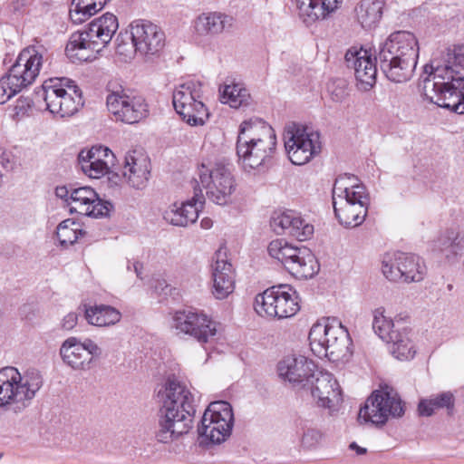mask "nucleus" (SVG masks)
<instances>
[{
    "label": "nucleus",
    "mask_w": 464,
    "mask_h": 464,
    "mask_svg": "<svg viewBox=\"0 0 464 464\" xmlns=\"http://www.w3.org/2000/svg\"><path fill=\"white\" fill-rule=\"evenodd\" d=\"M464 46L455 45L433 53L424 67L423 95L427 101L464 114Z\"/></svg>",
    "instance_id": "nucleus-1"
},
{
    "label": "nucleus",
    "mask_w": 464,
    "mask_h": 464,
    "mask_svg": "<svg viewBox=\"0 0 464 464\" xmlns=\"http://www.w3.org/2000/svg\"><path fill=\"white\" fill-rule=\"evenodd\" d=\"M156 396L160 411L154 437L158 442L169 444L190 430L195 398L190 388L176 378H169Z\"/></svg>",
    "instance_id": "nucleus-2"
},
{
    "label": "nucleus",
    "mask_w": 464,
    "mask_h": 464,
    "mask_svg": "<svg viewBox=\"0 0 464 464\" xmlns=\"http://www.w3.org/2000/svg\"><path fill=\"white\" fill-rule=\"evenodd\" d=\"M276 149L275 130L260 119L241 123L237 153L245 170L256 169L269 160Z\"/></svg>",
    "instance_id": "nucleus-3"
},
{
    "label": "nucleus",
    "mask_w": 464,
    "mask_h": 464,
    "mask_svg": "<svg viewBox=\"0 0 464 464\" xmlns=\"http://www.w3.org/2000/svg\"><path fill=\"white\" fill-rule=\"evenodd\" d=\"M119 28L117 17L111 13L93 19L88 26L73 33L65 53L72 63L91 62L111 43Z\"/></svg>",
    "instance_id": "nucleus-4"
},
{
    "label": "nucleus",
    "mask_w": 464,
    "mask_h": 464,
    "mask_svg": "<svg viewBox=\"0 0 464 464\" xmlns=\"http://www.w3.org/2000/svg\"><path fill=\"white\" fill-rule=\"evenodd\" d=\"M333 207L339 223L356 227L363 223L370 204L366 188L351 174L340 175L333 188Z\"/></svg>",
    "instance_id": "nucleus-5"
},
{
    "label": "nucleus",
    "mask_w": 464,
    "mask_h": 464,
    "mask_svg": "<svg viewBox=\"0 0 464 464\" xmlns=\"http://www.w3.org/2000/svg\"><path fill=\"white\" fill-rule=\"evenodd\" d=\"M42 385V375L36 370L20 372L13 366L0 369V415L7 411L22 412Z\"/></svg>",
    "instance_id": "nucleus-6"
},
{
    "label": "nucleus",
    "mask_w": 464,
    "mask_h": 464,
    "mask_svg": "<svg viewBox=\"0 0 464 464\" xmlns=\"http://www.w3.org/2000/svg\"><path fill=\"white\" fill-rule=\"evenodd\" d=\"M309 342L315 355L333 362L348 360L352 354L349 333L336 319L324 318L313 324Z\"/></svg>",
    "instance_id": "nucleus-7"
},
{
    "label": "nucleus",
    "mask_w": 464,
    "mask_h": 464,
    "mask_svg": "<svg viewBox=\"0 0 464 464\" xmlns=\"http://www.w3.org/2000/svg\"><path fill=\"white\" fill-rule=\"evenodd\" d=\"M40 95L45 102L46 110L61 118L74 115L83 105L82 92L73 81L66 78L45 81Z\"/></svg>",
    "instance_id": "nucleus-8"
},
{
    "label": "nucleus",
    "mask_w": 464,
    "mask_h": 464,
    "mask_svg": "<svg viewBox=\"0 0 464 464\" xmlns=\"http://www.w3.org/2000/svg\"><path fill=\"white\" fill-rule=\"evenodd\" d=\"M198 177L208 200L219 206L232 202L237 185L227 165L203 163L198 168Z\"/></svg>",
    "instance_id": "nucleus-9"
},
{
    "label": "nucleus",
    "mask_w": 464,
    "mask_h": 464,
    "mask_svg": "<svg viewBox=\"0 0 464 464\" xmlns=\"http://www.w3.org/2000/svg\"><path fill=\"white\" fill-rule=\"evenodd\" d=\"M172 102L176 112L189 126H203L208 120L209 112L203 102L199 82L188 81L179 84L173 91Z\"/></svg>",
    "instance_id": "nucleus-10"
},
{
    "label": "nucleus",
    "mask_w": 464,
    "mask_h": 464,
    "mask_svg": "<svg viewBox=\"0 0 464 464\" xmlns=\"http://www.w3.org/2000/svg\"><path fill=\"white\" fill-rule=\"evenodd\" d=\"M300 309L296 291L289 285H279L256 295L255 310L261 315L271 318H288Z\"/></svg>",
    "instance_id": "nucleus-11"
},
{
    "label": "nucleus",
    "mask_w": 464,
    "mask_h": 464,
    "mask_svg": "<svg viewBox=\"0 0 464 464\" xmlns=\"http://www.w3.org/2000/svg\"><path fill=\"white\" fill-rule=\"evenodd\" d=\"M284 142L287 156L295 165L307 163L321 150L318 132L295 122L285 127Z\"/></svg>",
    "instance_id": "nucleus-12"
},
{
    "label": "nucleus",
    "mask_w": 464,
    "mask_h": 464,
    "mask_svg": "<svg viewBox=\"0 0 464 464\" xmlns=\"http://www.w3.org/2000/svg\"><path fill=\"white\" fill-rule=\"evenodd\" d=\"M404 414V404L396 391L385 388L375 391L360 409L358 420L383 425L390 417L400 418Z\"/></svg>",
    "instance_id": "nucleus-13"
},
{
    "label": "nucleus",
    "mask_w": 464,
    "mask_h": 464,
    "mask_svg": "<svg viewBox=\"0 0 464 464\" xmlns=\"http://www.w3.org/2000/svg\"><path fill=\"white\" fill-rule=\"evenodd\" d=\"M233 424L231 405L225 401H213L204 411L198 431L202 442L220 444L230 436Z\"/></svg>",
    "instance_id": "nucleus-14"
},
{
    "label": "nucleus",
    "mask_w": 464,
    "mask_h": 464,
    "mask_svg": "<svg viewBox=\"0 0 464 464\" xmlns=\"http://www.w3.org/2000/svg\"><path fill=\"white\" fill-rule=\"evenodd\" d=\"M383 276L390 281L420 282L427 274L421 257L402 252L387 253L382 259Z\"/></svg>",
    "instance_id": "nucleus-15"
},
{
    "label": "nucleus",
    "mask_w": 464,
    "mask_h": 464,
    "mask_svg": "<svg viewBox=\"0 0 464 464\" xmlns=\"http://www.w3.org/2000/svg\"><path fill=\"white\" fill-rule=\"evenodd\" d=\"M218 324L208 314L198 309L178 311L173 316V327L199 343L213 342L218 333Z\"/></svg>",
    "instance_id": "nucleus-16"
},
{
    "label": "nucleus",
    "mask_w": 464,
    "mask_h": 464,
    "mask_svg": "<svg viewBox=\"0 0 464 464\" xmlns=\"http://www.w3.org/2000/svg\"><path fill=\"white\" fill-rule=\"evenodd\" d=\"M63 362L76 372L89 371L94 359L100 358L102 349L91 338L71 336L65 339L59 350Z\"/></svg>",
    "instance_id": "nucleus-17"
},
{
    "label": "nucleus",
    "mask_w": 464,
    "mask_h": 464,
    "mask_svg": "<svg viewBox=\"0 0 464 464\" xmlns=\"http://www.w3.org/2000/svg\"><path fill=\"white\" fill-rule=\"evenodd\" d=\"M106 104L115 121L128 124L139 122L148 114L145 100L121 88L108 94Z\"/></svg>",
    "instance_id": "nucleus-18"
},
{
    "label": "nucleus",
    "mask_w": 464,
    "mask_h": 464,
    "mask_svg": "<svg viewBox=\"0 0 464 464\" xmlns=\"http://www.w3.org/2000/svg\"><path fill=\"white\" fill-rule=\"evenodd\" d=\"M47 50L43 45H30L24 48L9 69L8 73L22 89L33 84L39 76Z\"/></svg>",
    "instance_id": "nucleus-19"
},
{
    "label": "nucleus",
    "mask_w": 464,
    "mask_h": 464,
    "mask_svg": "<svg viewBox=\"0 0 464 464\" xmlns=\"http://www.w3.org/2000/svg\"><path fill=\"white\" fill-rule=\"evenodd\" d=\"M129 28L140 55L150 58L164 48L165 34L157 24L147 20H136Z\"/></svg>",
    "instance_id": "nucleus-20"
},
{
    "label": "nucleus",
    "mask_w": 464,
    "mask_h": 464,
    "mask_svg": "<svg viewBox=\"0 0 464 464\" xmlns=\"http://www.w3.org/2000/svg\"><path fill=\"white\" fill-rule=\"evenodd\" d=\"M67 204L71 213L95 218L108 216L112 208L110 202L101 199L98 193L89 186L72 189Z\"/></svg>",
    "instance_id": "nucleus-21"
},
{
    "label": "nucleus",
    "mask_w": 464,
    "mask_h": 464,
    "mask_svg": "<svg viewBox=\"0 0 464 464\" xmlns=\"http://www.w3.org/2000/svg\"><path fill=\"white\" fill-rule=\"evenodd\" d=\"M377 52L378 60L418 59V39L411 32L396 31L379 44Z\"/></svg>",
    "instance_id": "nucleus-22"
},
{
    "label": "nucleus",
    "mask_w": 464,
    "mask_h": 464,
    "mask_svg": "<svg viewBox=\"0 0 464 464\" xmlns=\"http://www.w3.org/2000/svg\"><path fill=\"white\" fill-rule=\"evenodd\" d=\"M317 365L303 354H290L284 357L277 364L278 375L294 386L306 387L316 375Z\"/></svg>",
    "instance_id": "nucleus-23"
},
{
    "label": "nucleus",
    "mask_w": 464,
    "mask_h": 464,
    "mask_svg": "<svg viewBox=\"0 0 464 464\" xmlns=\"http://www.w3.org/2000/svg\"><path fill=\"white\" fill-rule=\"evenodd\" d=\"M316 404L330 411L335 410L342 402V392L337 380L328 372L317 370L313 381L306 387Z\"/></svg>",
    "instance_id": "nucleus-24"
},
{
    "label": "nucleus",
    "mask_w": 464,
    "mask_h": 464,
    "mask_svg": "<svg viewBox=\"0 0 464 464\" xmlns=\"http://www.w3.org/2000/svg\"><path fill=\"white\" fill-rule=\"evenodd\" d=\"M344 59L347 67L353 69L355 78L362 89L368 90L375 84L378 55L372 57L370 51L353 47L346 52Z\"/></svg>",
    "instance_id": "nucleus-25"
},
{
    "label": "nucleus",
    "mask_w": 464,
    "mask_h": 464,
    "mask_svg": "<svg viewBox=\"0 0 464 464\" xmlns=\"http://www.w3.org/2000/svg\"><path fill=\"white\" fill-rule=\"evenodd\" d=\"M78 161L82 172L91 179H101L109 173L114 165L115 156L103 146H93L82 150L78 155Z\"/></svg>",
    "instance_id": "nucleus-26"
},
{
    "label": "nucleus",
    "mask_w": 464,
    "mask_h": 464,
    "mask_svg": "<svg viewBox=\"0 0 464 464\" xmlns=\"http://www.w3.org/2000/svg\"><path fill=\"white\" fill-rule=\"evenodd\" d=\"M121 174L124 181L131 188L142 189L150 176V160L140 150L129 151L125 155Z\"/></svg>",
    "instance_id": "nucleus-27"
},
{
    "label": "nucleus",
    "mask_w": 464,
    "mask_h": 464,
    "mask_svg": "<svg viewBox=\"0 0 464 464\" xmlns=\"http://www.w3.org/2000/svg\"><path fill=\"white\" fill-rule=\"evenodd\" d=\"M343 0H295L298 17L307 26L328 19L340 7Z\"/></svg>",
    "instance_id": "nucleus-28"
},
{
    "label": "nucleus",
    "mask_w": 464,
    "mask_h": 464,
    "mask_svg": "<svg viewBox=\"0 0 464 464\" xmlns=\"http://www.w3.org/2000/svg\"><path fill=\"white\" fill-rule=\"evenodd\" d=\"M272 227L277 234L305 241L314 235V226L294 211L284 212L273 219Z\"/></svg>",
    "instance_id": "nucleus-29"
},
{
    "label": "nucleus",
    "mask_w": 464,
    "mask_h": 464,
    "mask_svg": "<svg viewBox=\"0 0 464 464\" xmlns=\"http://www.w3.org/2000/svg\"><path fill=\"white\" fill-rule=\"evenodd\" d=\"M202 204L203 198L197 195L186 201L174 202L163 211V219L175 227H187L197 221Z\"/></svg>",
    "instance_id": "nucleus-30"
},
{
    "label": "nucleus",
    "mask_w": 464,
    "mask_h": 464,
    "mask_svg": "<svg viewBox=\"0 0 464 464\" xmlns=\"http://www.w3.org/2000/svg\"><path fill=\"white\" fill-rule=\"evenodd\" d=\"M232 16L220 12H204L193 20V29L198 36H215L233 26Z\"/></svg>",
    "instance_id": "nucleus-31"
},
{
    "label": "nucleus",
    "mask_w": 464,
    "mask_h": 464,
    "mask_svg": "<svg viewBox=\"0 0 464 464\" xmlns=\"http://www.w3.org/2000/svg\"><path fill=\"white\" fill-rule=\"evenodd\" d=\"M212 271V295L218 300L226 299L235 289V273L226 259L217 258Z\"/></svg>",
    "instance_id": "nucleus-32"
},
{
    "label": "nucleus",
    "mask_w": 464,
    "mask_h": 464,
    "mask_svg": "<svg viewBox=\"0 0 464 464\" xmlns=\"http://www.w3.org/2000/svg\"><path fill=\"white\" fill-rule=\"evenodd\" d=\"M415 338L416 334L411 328L407 326L397 327L387 341L391 343L392 354L400 361L413 359L417 353Z\"/></svg>",
    "instance_id": "nucleus-33"
},
{
    "label": "nucleus",
    "mask_w": 464,
    "mask_h": 464,
    "mask_svg": "<svg viewBox=\"0 0 464 464\" xmlns=\"http://www.w3.org/2000/svg\"><path fill=\"white\" fill-rule=\"evenodd\" d=\"M87 323L97 327H110L118 324L121 313L115 307L106 304H82L81 307Z\"/></svg>",
    "instance_id": "nucleus-34"
},
{
    "label": "nucleus",
    "mask_w": 464,
    "mask_h": 464,
    "mask_svg": "<svg viewBox=\"0 0 464 464\" xmlns=\"http://www.w3.org/2000/svg\"><path fill=\"white\" fill-rule=\"evenodd\" d=\"M437 246L448 263L455 264L464 249V236L456 228H448L439 237Z\"/></svg>",
    "instance_id": "nucleus-35"
},
{
    "label": "nucleus",
    "mask_w": 464,
    "mask_h": 464,
    "mask_svg": "<svg viewBox=\"0 0 464 464\" xmlns=\"http://www.w3.org/2000/svg\"><path fill=\"white\" fill-rule=\"evenodd\" d=\"M385 76L392 82L401 83L409 81L414 72L418 59L379 60Z\"/></svg>",
    "instance_id": "nucleus-36"
},
{
    "label": "nucleus",
    "mask_w": 464,
    "mask_h": 464,
    "mask_svg": "<svg viewBox=\"0 0 464 464\" xmlns=\"http://www.w3.org/2000/svg\"><path fill=\"white\" fill-rule=\"evenodd\" d=\"M290 261L296 266L295 269H287L298 278L313 277L319 270L318 262L314 255L307 247L295 246V254H292Z\"/></svg>",
    "instance_id": "nucleus-37"
},
{
    "label": "nucleus",
    "mask_w": 464,
    "mask_h": 464,
    "mask_svg": "<svg viewBox=\"0 0 464 464\" xmlns=\"http://www.w3.org/2000/svg\"><path fill=\"white\" fill-rule=\"evenodd\" d=\"M382 0H361L354 7V17L362 27H374L382 16Z\"/></svg>",
    "instance_id": "nucleus-38"
},
{
    "label": "nucleus",
    "mask_w": 464,
    "mask_h": 464,
    "mask_svg": "<svg viewBox=\"0 0 464 464\" xmlns=\"http://www.w3.org/2000/svg\"><path fill=\"white\" fill-rule=\"evenodd\" d=\"M455 406V397L450 392H443L433 394L429 398L421 399L418 404V411L420 416L430 417L437 411L446 409L452 412Z\"/></svg>",
    "instance_id": "nucleus-39"
},
{
    "label": "nucleus",
    "mask_w": 464,
    "mask_h": 464,
    "mask_svg": "<svg viewBox=\"0 0 464 464\" xmlns=\"http://www.w3.org/2000/svg\"><path fill=\"white\" fill-rule=\"evenodd\" d=\"M220 92L222 103L228 104L231 108L238 109L250 104V93L242 83L225 84Z\"/></svg>",
    "instance_id": "nucleus-40"
},
{
    "label": "nucleus",
    "mask_w": 464,
    "mask_h": 464,
    "mask_svg": "<svg viewBox=\"0 0 464 464\" xmlns=\"http://www.w3.org/2000/svg\"><path fill=\"white\" fill-rule=\"evenodd\" d=\"M267 252L272 258L279 261L286 269H295L296 266L290 261L292 254H295V246L285 239H276L269 243Z\"/></svg>",
    "instance_id": "nucleus-41"
},
{
    "label": "nucleus",
    "mask_w": 464,
    "mask_h": 464,
    "mask_svg": "<svg viewBox=\"0 0 464 464\" xmlns=\"http://www.w3.org/2000/svg\"><path fill=\"white\" fill-rule=\"evenodd\" d=\"M397 327H401L399 323L395 324L391 317L387 316L383 307L373 311L372 328L381 339L388 341Z\"/></svg>",
    "instance_id": "nucleus-42"
},
{
    "label": "nucleus",
    "mask_w": 464,
    "mask_h": 464,
    "mask_svg": "<svg viewBox=\"0 0 464 464\" xmlns=\"http://www.w3.org/2000/svg\"><path fill=\"white\" fill-rule=\"evenodd\" d=\"M84 234L81 224L72 219L63 220L56 229L57 238L60 244L64 246L73 245Z\"/></svg>",
    "instance_id": "nucleus-43"
},
{
    "label": "nucleus",
    "mask_w": 464,
    "mask_h": 464,
    "mask_svg": "<svg viewBox=\"0 0 464 464\" xmlns=\"http://www.w3.org/2000/svg\"><path fill=\"white\" fill-rule=\"evenodd\" d=\"M116 53L123 62L130 61L138 53L135 42L132 41L130 29L125 33H120L116 38Z\"/></svg>",
    "instance_id": "nucleus-44"
},
{
    "label": "nucleus",
    "mask_w": 464,
    "mask_h": 464,
    "mask_svg": "<svg viewBox=\"0 0 464 464\" xmlns=\"http://www.w3.org/2000/svg\"><path fill=\"white\" fill-rule=\"evenodd\" d=\"M95 14L96 12H94L92 9H89V7H87L84 4H82L80 0H72L69 11V15L73 24H82Z\"/></svg>",
    "instance_id": "nucleus-45"
},
{
    "label": "nucleus",
    "mask_w": 464,
    "mask_h": 464,
    "mask_svg": "<svg viewBox=\"0 0 464 464\" xmlns=\"http://www.w3.org/2000/svg\"><path fill=\"white\" fill-rule=\"evenodd\" d=\"M22 90L18 82H14L9 73L3 76L0 79V104L6 102Z\"/></svg>",
    "instance_id": "nucleus-46"
},
{
    "label": "nucleus",
    "mask_w": 464,
    "mask_h": 464,
    "mask_svg": "<svg viewBox=\"0 0 464 464\" xmlns=\"http://www.w3.org/2000/svg\"><path fill=\"white\" fill-rule=\"evenodd\" d=\"M31 107L30 101L25 98H19L15 104L8 108V115L13 121H20L28 112Z\"/></svg>",
    "instance_id": "nucleus-47"
},
{
    "label": "nucleus",
    "mask_w": 464,
    "mask_h": 464,
    "mask_svg": "<svg viewBox=\"0 0 464 464\" xmlns=\"http://www.w3.org/2000/svg\"><path fill=\"white\" fill-rule=\"evenodd\" d=\"M322 440L323 433L320 430L309 428L304 432L301 438V443L303 447L311 449L318 445Z\"/></svg>",
    "instance_id": "nucleus-48"
},
{
    "label": "nucleus",
    "mask_w": 464,
    "mask_h": 464,
    "mask_svg": "<svg viewBox=\"0 0 464 464\" xmlns=\"http://www.w3.org/2000/svg\"><path fill=\"white\" fill-rule=\"evenodd\" d=\"M328 92L333 101L337 102H342L347 94L345 82L341 79L331 82L328 84Z\"/></svg>",
    "instance_id": "nucleus-49"
},
{
    "label": "nucleus",
    "mask_w": 464,
    "mask_h": 464,
    "mask_svg": "<svg viewBox=\"0 0 464 464\" xmlns=\"http://www.w3.org/2000/svg\"><path fill=\"white\" fill-rule=\"evenodd\" d=\"M78 321L79 314L75 312H70L61 320L60 327L64 331H71L77 325Z\"/></svg>",
    "instance_id": "nucleus-50"
},
{
    "label": "nucleus",
    "mask_w": 464,
    "mask_h": 464,
    "mask_svg": "<svg viewBox=\"0 0 464 464\" xmlns=\"http://www.w3.org/2000/svg\"><path fill=\"white\" fill-rule=\"evenodd\" d=\"M0 163L6 169H13L14 165V160L12 153L10 151L1 150Z\"/></svg>",
    "instance_id": "nucleus-51"
},
{
    "label": "nucleus",
    "mask_w": 464,
    "mask_h": 464,
    "mask_svg": "<svg viewBox=\"0 0 464 464\" xmlns=\"http://www.w3.org/2000/svg\"><path fill=\"white\" fill-rule=\"evenodd\" d=\"M55 193H56L57 197H59L61 198H64L66 202L70 197V192L67 190V188L65 187L56 188Z\"/></svg>",
    "instance_id": "nucleus-52"
},
{
    "label": "nucleus",
    "mask_w": 464,
    "mask_h": 464,
    "mask_svg": "<svg viewBox=\"0 0 464 464\" xmlns=\"http://www.w3.org/2000/svg\"><path fill=\"white\" fill-rule=\"evenodd\" d=\"M350 449L355 450L359 455H363L366 453V449L358 446L355 442L350 444Z\"/></svg>",
    "instance_id": "nucleus-53"
},
{
    "label": "nucleus",
    "mask_w": 464,
    "mask_h": 464,
    "mask_svg": "<svg viewBox=\"0 0 464 464\" xmlns=\"http://www.w3.org/2000/svg\"><path fill=\"white\" fill-rule=\"evenodd\" d=\"M200 226L204 229H209L213 226V221L208 218H205L200 221Z\"/></svg>",
    "instance_id": "nucleus-54"
},
{
    "label": "nucleus",
    "mask_w": 464,
    "mask_h": 464,
    "mask_svg": "<svg viewBox=\"0 0 464 464\" xmlns=\"http://www.w3.org/2000/svg\"><path fill=\"white\" fill-rule=\"evenodd\" d=\"M133 269H134V272L136 273L137 276H140L141 275L142 266H141L140 264L134 263L133 264Z\"/></svg>",
    "instance_id": "nucleus-55"
},
{
    "label": "nucleus",
    "mask_w": 464,
    "mask_h": 464,
    "mask_svg": "<svg viewBox=\"0 0 464 464\" xmlns=\"http://www.w3.org/2000/svg\"><path fill=\"white\" fill-rule=\"evenodd\" d=\"M3 458V453L0 452V459Z\"/></svg>",
    "instance_id": "nucleus-56"
}]
</instances>
